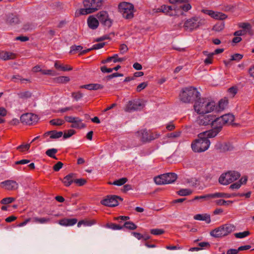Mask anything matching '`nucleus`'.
Returning <instances> with one entry per match:
<instances>
[{
  "mask_svg": "<svg viewBox=\"0 0 254 254\" xmlns=\"http://www.w3.org/2000/svg\"><path fill=\"white\" fill-rule=\"evenodd\" d=\"M225 124L221 117L214 118L212 122V128L208 130V133H210V136H216L222 130V127Z\"/></svg>",
  "mask_w": 254,
  "mask_h": 254,
  "instance_id": "6e6552de",
  "label": "nucleus"
},
{
  "mask_svg": "<svg viewBox=\"0 0 254 254\" xmlns=\"http://www.w3.org/2000/svg\"><path fill=\"white\" fill-rule=\"evenodd\" d=\"M214 116L211 115H203L200 116L197 119V123L201 126L212 125Z\"/></svg>",
  "mask_w": 254,
  "mask_h": 254,
  "instance_id": "dca6fc26",
  "label": "nucleus"
},
{
  "mask_svg": "<svg viewBox=\"0 0 254 254\" xmlns=\"http://www.w3.org/2000/svg\"><path fill=\"white\" fill-rule=\"evenodd\" d=\"M63 166V163L62 162H58L54 166L53 169L55 171H59L62 168Z\"/></svg>",
  "mask_w": 254,
  "mask_h": 254,
  "instance_id": "69168bd1",
  "label": "nucleus"
},
{
  "mask_svg": "<svg viewBox=\"0 0 254 254\" xmlns=\"http://www.w3.org/2000/svg\"><path fill=\"white\" fill-rule=\"evenodd\" d=\"M58 152V150L55 148H52L48 149L46 152V154L54 159H57L55 154Z\"/></svg>",
  "mask_w": 254,
  "mask_h": 254,
  "instance_id": "4c0bfd02",
  "label": "nucleus"
},
{
  "mask_svg": "<svg viewBox=\"0 0 254 254\" xmlns=\"http://www.w3.org/2000/svg\"><path fill=\"white\" fill-rule=\"evenodd\" d=\"M50 123L53 126H61L64 123V121L60 119H53L50 121Z\"/></svg>",
  "mask_w": 254,
  "mask_h": 254,
  "instance_id": "79ce46f5",
  "label": "nucleus"
},
{
  "mask_svg": "<svg viewBox=\"0 0 254 254\" xmlns=\"http://www.w3.org/2000/svg\"><path fill=\"white\" fill-rule=\"evenodd\" d=\"M30 144H22L17 147V149L20 151H24V150H28L30 148Z\"/></svg>",
  "mask_w": 254,
  "mask_h": 254,
  "instance_id": "13d9d810",
  "label": "nucleus"
},
{
  "mask_svg": "<svg viewBox=\"0 0 254 254\" xmlns=\"http://www.w3.org/2000/svg\"><path fill=\"white\" fill-rule=\"evenodd\" d=\"M71 96L76 101H78L83 97V94L80 92H72Z\"/></svg>",
  "mask_w": 254,
  "mask_h": 254,
  "instance_id": "4d7b16f0",
  "label": "nucleus"
},
{
  "mask_svg": "<svg viewBox=\"0 0 254 254\" xmlns=\"http://www.w3.org/2000/svg\"><path fill=\"white\" fill-rule=\"evenodd\" d=\"M192 191L190 189H183L179 190L177 193L181 196H187L192 193Z\"/></svg>",
  "mask_w": 254,
  "mask_h": 254,
  "instance_id": "e433bc0d",
  "label": "nucleus"
},
{
  "mask_svg": "<svg viewBox=\"0 0 254 254\" xmlns=\"http://www.w3.org/2000/svg\"><path fill=\"white\" fill-rule=\"evenodd\" d=\"M109 58H111V61H113L115 63L117 62H122L126 60V58H119L118 54H114L113 56L109 57Z\"/></svg>",
  "mask_w": 254,
  "mask_h": 254,
  "instance_id": "49530a36",
  "label": "nucleus"
},
{
  "mask_svg": "<svg viewBox=\"0 0 254 254\" xmlns=\"http://www.w3.org/2000/svg\"><path fill=\"white\" fill-rule=\"evenodd\" d=\"M240 174L236 171H229L222 174L219 178V182L223 185H227L240 177Z\"/></svg>",
  "mask_w": 254,
  "mask_h": 254,
  "instance_id": "423d86ee",
  "label": "nucleus"
},
{
  "mask_svg": "<svg viewBox=\"0 0 254 254\" xmlns=\"http://www.w3.org/2000/svg\"><path fill=\"white\" fill-rule=\"evenodd\" d=\"M250 233L249 231H245L243 232L237 233L234 234L237 238H244L250 235Z\"/></svg>",
  "mask_w": 254,
  "mask_h": 254,
  "instance_id": "37998d69",
  "label": "nucleus"
},
{
  "mask_svg": "<svg viewBox=\"0 0 254 254\" xmlns=\"http://www.w3.org/2000/svg\"><path fill=\"white\" fill-rule=\"evenodd\" d=\"M106 227L114 230H121L124 228V226L113 223L107 224Z\"/></svg>",
  "mask_w": 254,
  "mask_h": 254,
  "instance_id": "58836bf2",
  "label": "nucleus"
},
{
  "mask_svg": "<svg viewBox=\"0 0 254 254\" xmlns=\"http://www.w3.org/2000/svg\"><path fill=\"white\" fill-rule=\"evenodd\" d=\"M49 133H51L50 138L52 139L59 138L63 135L62 131H57L56 130L49 131Z\"/></svg>",
  "mask_w": 254,
  "mask_h": 254,
  "instance_id": "72a5a7b5",
  "label": "nucleus"
},
{
  "mask_svg": "<svg viewBox=\"0 0 254 254\" xmlns=\"http://www.w3.org/2000/svg\"><path fill=\"white\" fill-rule=\"evenodd\" d=\"M6 21L9 24H15L18 23L19 18L17 15L9 13L6 15Z\"/></svg>",
  "mask_w": 254,
  "mask_h": 254,
  "instance_id": "393cba45",
  "label": "nucleus"
},
{
  "mask_svg": "<svg viewBox=\"0 0 254 254\" xmlns=\"http://www.w3.org/2000/svg\"><path fill=\"white\" fill-rule=\"evenodd\" d=\"M164 233V231L160 229H153L150 230V233L154 235H160Z\"/></svg>",
  "mask_w": 254,
  "mask_h": 254,
  "instance_id": "5fc2aeb1",
  "label": "nucleus"
},
{
  "mask_svg": "<svg viewBox=\"0 0 254 254\" xmlns=\"http://www.w3.org/2000/svg\"><path fill=\"white\" fill-rule=\"evenodd\" d=\"M143 105L140 100L135 99L128 102L126 106L125 111L127 112H131L141 110L143 108Z\"/></svg>",
  "mask_w": 254,
  "mask_h": 254,
  "instance_id": "f8f14e48",
  "label": "nucleus"
},
{
  "mask_svg": "<svg viewBox=\"0 0 254 254\" xmlns=\"http://www.w3.org/2000/svg\"><path fill=\"white\" fill-rule=\"evenodd\" d=\"M210 198H212V193L211 194H207L204 195H201V196H196L194 197L193 200H198V199H208Z\"/></svg>",
  "mask_w": 254,
  "mask_h": 254,
  "instance_id": "09e8293b",
  "label": "nucleus"
},
{
  "mask_svg": "<svg viewBox=\"0 0 254 254\" xmlns=\"http://www.w3.org/2000/svg\"><path fill=\"white\" fill-rule=\"evenodd\" d=\"M194 219L197 220L205 221L207 224H209L211 222L210 215L207 214H196L194 215Z\"/></svg>",
  "mask_w": 254,
  "mask_h": 254,
  "instance_id": "bb28decb",
  "label": "nucleus"
},
{
  "mask_svg": "<svg viewBox=\"0 0 254 254\" xmlns=\"http://www.w3.org/2000/svg\"><path fill=\"white\" fill-rule=\"evenodd\" d=\"M15 200V198H13V197H6V198H3L0 202L1 204H9L10 203H12V202H13Z\"/></svg>",
  "mask_w": 254,
  "mask_h": 254,
  "instance_id": "3c124183",
  "label": "nucleus"
},
{
  "mask_svg": "<svg viewBox=\"0 0 254 254\" xmlns=\"http://www.w3.org/2000/svg\"><path fill=\"white\" fill-rule=\"evenodd\" d=\"M50 219L47 217H41L39 218L37 217H34L32 218V222L39 223V224H46L48 223L50 221Z\"/></svg>",
  "mask_w": 254,
  "mask_h": 254,
  "instance_id": "2f4dec72",
  "label": "nucleus"
},
{
  "mask_svg": "<svg viewBox=\"0 0 254 254\" xmlns=\"http://www.w3.org/2000/svg\"><path fill=\"white\" fill-rule=\"evenodd\" d=\"M147 86V82H143L139 84L136 87V91L138 92H140L142 90L144 89Z\"/></svg>",
  "mask_w": 254,
  "mask_h": 254,
  "instance_id": "680f3d73",
  "label": "nucleus"
},
{
  "mask_svg": "<svg viewBox=\"0 0 254 254\" xmlns=\"http://www.w3.org/2000/svg\"><path fill=\"white\" fill-rule=\"evenodd\" d=\"M226 124H230L234 121V116L231 114H227L221 116Z\"/></svg>",
  "mask_w": 254,
  "mask_h": 254,
  "instance_id": "7c9ffc66",
  "label": "nucleus"
},
{
  "mask_svg": "<svg viewBox=\"0 0 254 254\" xmlns=\"http://www.w3.org/2000/svg\"><path fill=\"white\" fill-rule=\"evenodd\" d=\"M240 27L245 30L246 33H250L251 30V25L248 23H241L240 24Z\"/></svg>",
  "mask_w": 254,
  "mask_h": 254,
  "instance_id": "a19ab883",
  "label": "nucleus"
},
{
  "mask_svg": "<svg viewBox=\"0 0 254 254\" xmlns=\"http://www.w3.org/2000/svg\"><path fill=\"white\" fill-rule=\"evenodd\" d=\"M215 148L220 152H226L232 150L234 147L229 142H218L215 145Z\"/></svg>",
  "mask_w": 254,
  "mask_h": 254,
  "instance_id": "a211bd4d",
  "label": "nucleus"
},
{
  "mask_svg": "<svg viewBox=\"0 0 254 254\" xmlns=\"http://www.w3.org/2000/svg\"><path fill=\"white\" fill-rule=\"evenodd\" d=\"M234 230V226L227 224L222 225L211 231L210 234L214 238H220L227 236Z\"/></svg>",
  "mask_w": 254,
  "mask_h": 254,
  "instance_id": "39448f33",
  "label": "nucleus"
},
{
  "mask_svg": "<svg viewBox=\"0 0 254 254\" xmlns=\"http://www.w3.org/2000/svg\"><path fill=\"white\" fill-rule=\"evenodd\" d=\"M75 177V174L70 173L64 178L62 182L66 187H69L72 183H74Z\"/></svg>",
  "mask_w": 254,
  "mask_h": 254,
  "instance_id": "4be33fe9",
  "label": "nucleus"
},
{
  "mask_svg": "<svg viewBox=\"0 0 254 254\" xmlns=\"http://www.w3.org/2000/svg\"><path fill=\"white\" fill-rule=\"evenodd\" d=\"M165 178H166L164 174L154 177V181L155 183L158 185L167 184V182H168L169 181H166Z\"/></svg>",
  "mask_w": 254,
  "mask_h": 254,
  "instance_id": "cd10ccee",
  "label": "nucleus"
},
{
  "mask_svg": "<svg viewBox=\"0 0 254 254\" xmlns=\"http://www.w3.org/2000/svg\"><path fill=\"white\" fill-rule=\"evenodd\" d=\"M122 226H124V228L131 230H135L137 228V226L131 221L126 222Z\"/></svg>",
  "mask_w": 254,
  "mask_h": 254,
  "instance_id": "f704fd0d",
  "label": "nucleus"
},
{
  "mask_svg": "<svg viewBox=\"0 0 254 254\" xmlns=\"http://www.w3.org/2000/svg\"><path fill=\"white\" fill-rule=\"evenodd\" d=\"M215 105V103L209 99L199 98L195 101L193 107L198 114H205L213 111Z\"/></svg>",
  "mask_w": 254,
  "mask_h": 254,
  "instance_id": "f03ea898",
  "label": "nucleus"
},
{
  "mask_svg": "<svg viewBox=\"0 0 254 254\" xmlns=\"http://www.w3.org/2000/svg\"><path fill=\"white\" fill-rule=\"evenodd\" d=\"M204 20L199 17H194L188 19L184 24L185 27L188 30H192L204 24Z\"/></svg>",
  "mask_w": 254,
  "mask_h": 254,
  "instance_id": "9d476101",
  "label": "nucleus"
},
{
  "mask_svg": "<svg viewBox=\"0 0 254 254\" xmlns=\"http://www.w3.org/2000/svg\"><path fill=\"white\" fill-rule=\"evenodd\" d=\"M215 203L218 205H227L233 202L231 200H225L223 199H218L215 200Z\"/></svg>",
  "mask_w": 254,
  "mask_h": 254,
  "instance_id": "a18cd8bd",
  "label": "nucleus"
},
{
  "mask_svg": "<svg viewBox=\"0 0 254 254\" xmlns=\"http://www.w3.org/2000/svg\"><path fill=\"white\" fill-rule=\"evenodd\" d=\"M228 91L230 94L234 96L238 92V88L236 86H233L229 88Z\"/></svg>",
  "mask_w": 254,
  "mask_h": 254,
  "instance_id": "0e129e2a",
  "label": "nucleus"
},
{
  "mask_svg": "<svg viewBox=\"0 0 254 254\" xmlns=\"http://www.w3.org/2000/svg\"><path fill=\"white\" fill-rule=\"evenodd\" d=\"M136 135L139 137L140 140L143 142H148L157 138L159 136V134L157 133L149 134L147 130L142 129L136 132Z\"/></svg>",
  "mask_w": 254,
  "mask_h": 254,
  "instance_id": "9b49d317",
  "label": "nucleus"
},
{
  "mask_svg": "<svg viewBox=\"0 0 254 254\" xmlns=\"http://www.w3.org/2000/svg\"><path fill=\"white\" fill-rule=\"evenodd\" d=\"M82 49H83V47L80 45H78V46L73 45L70 47V51L69 53L72 54H75V53H76L78 51H81L82 50Z\"/></svg>",
  "mask_w": 254,
  "mask_h": 254,
  "instance_id": "c03bdc74",
  "label": "nucleus"
},
{
  "mask_svg": "<svg viewBox=\"0 0 254 254\" xmlns=\"http://www.w3.org/2000/svg\"><path fill=\"white\" fill-rule=\"evenodd\" d=\"M177 7H175L174 5L172 6H169L166 5H163L160 8V10L162 12L165 13L169 16H173L176 15L175 10L177 9Z\"/></svg>",
  "mask_w": 254,
  "mask_h": 254,
  "instance_id": "6ab92c4d",
  "label": "nucleus"
},
{
  "mask_svg": "<svg viewBox=\"0 0 254 254\" xmlns=\"http://www.w3.org/2000/svg\"><path fill=\"white\" fill-rule=\"evenodd\" d=\"M70 79L68 76H60L57 78V81L58 83H64L68 82Z\"/></svg>",
  "mask_w": 254,
  "mask_h": 254,
  "instance_id": "de8ad7c7",
  "label": "nucleus"
},
{
  "mask_svg": "<svg viewBox=\"0 0 254 254\" xmlns=\"http://www.w3.org/2000/svg\"><path fill=\"white\" fill-rule=\"evenodd\" d=\"M16 58V55L13 53L1 51L0 52V58L4 61L13 60Z\"/></svg>",
  "mask_w": 254,
  "mask_h": 254,
  "instance_id": "b1692460",
  "label": "nucleus"
},
{
  "mask_svg": "<svg viewBox=\"0 0 254 254\" xmlns=\"http://www.w3.org/2000/svg\"><path fill=\"white\" fill-rule=\"evenodd\" d=\"M128 50L127 46L125 44H122L120 47V53L122 54H124L126 53Z\"/></svg>",
  "mask_w": 254,
  "mask_h": 254,
  "instance_id": "338daca9",
  "label": "nucleus"
},
{
  "mask_svg": "<svg viewBox=\"0 0 254 254\" xmlns=\"http://www.w3.org/2000/svg\"><path fill=\"white\" fill-rule=\"evenodd\" d=\"M20 121L22 123L31 125L38 121V116L32 113H26L21 115Z\"/></svg>",
  "mask_w": 254,
  "mask_h": 254,
  "instance_id": "4468645a",
  "label": "nucleus"
},
{
  "mask_svg": "<svg viewBox=\"0 0 254 254\" xmlns=\"http://www.w3.org/2000/svg\"><path fill=\"white\" fill-rule=\"evenodd\" d=\"M77 222L76 218H64L59 221V224L64 226H71L75 225Z\"/></svg>",
  "mask_w": 254,
  "mask_h": 254,
  "instance_id": "412c9836",
  "label": "nucleus"
},
{
  "mask_svg": "<svg viewBox=\"0 0 254 254\" xmlns=\"http://www.w3.org/2000/svg\"><path fill=\"white\" fill-rule=\"evenodd\" d=\"M89 27L92 29H96L99 26V20L93 16H90L87 19Z\"/></svg>",
  "mask_w": 254,
  "mask_h": 254,
  "instance_id": "5701e85b",
  "label": "nucleus"
},
{
  "mask_svg": "<svg viewBox=\"0 0 254 254\" xmlns=\"http://www.w3.org/2000/svg\"><path fill=\"white\" fill-rule=\"evenodd\" d=\"M97 17L104 26L110 27L113 24V20L109 18L108 13L105 11H101L97 14Z\"/></svg>",
  "mask_w": 254,
  "mask_h": 254,
  "instance_id": "ddd939ff",
  "label": "nucleus"
},
{
  "mask_svg": "<svg viewBox=\"0 0 254 254\" xmlns=\"http://www.w3.org/2000/svg\"><path fill=\"white\" fill-rule=\"evenodd\" d=\"M228 101L226 100H221L219 102V108L221 110H224L227 106Z\"/></svg>",
  "mask_w": 254,
  "mask_h": 254,
  "instance_id": "e2e57ef3",
  "label": "nucleus"
},
{
  "mask_svg": "<svg viewBox=\"0 0 254 254\" xmlns=\"http://www.w3.org/2000/svg\"><path fill=\"white\" fill-rule=\"evenodd\" d=\"M54 66L57 69H60L61 70L66 71H69L72 69V67L68 65H64L63 64H59V62L57 61L55 62Z\"/></svg>",
  "mask_w": 254,
  "mask_h": 254,
  "instance_id": "c756f323",
  "label": "nucleus"
},
{
  "mask_svg": "<svg viewBox=\"0 0 254 254\" xmlns=\"http://www.w3.org/2000/svg\"><path fill=\"white\" fill-rule=\"evenodd\" d=\"M118 8L123 16L127 19H130L133 17V5L128 2H123L119 4Z\"/></svg>",
  "mask_w": 254,
  "mask_h": 254,
  "instance_id": "0eeeda50",
  "label": "nucleus"
},
{
  "mask_svg": "<svg viewBox=\"0 0 254 254\" xmlns=\"http://www.w3.org/2000/svg\"><path fill=\"white\" fill-rule=\"evenodd\" d=\"M123 199L116 195H109L102 199L101 204L108 207H115L119 205V200L123 201Z\"/></svg>",
  "mask_w": 254,
  "mask_h": 254,
  "instance_id": "1a4fd4ad",
  "label": "nucleus"
},
{
  "mask_svg": "<svg viewBox=\"0 0 254 254\" xmlns=\"http://www.w3.org/2000/svg\"><path fill=\"white\" fill-rule=\"evenodd\" d=\"M75 133V131L73 129H69L67 132L65 131L63 134V137L64 139H66L70 137Z\"/></svg>",
  "mask_w": 254,
  "mask_h": 254,
  "instance_id": "864d4df0",
  "label": "nucleus"
},
{
  "mask_svg": "<svg viewBox=\"0 0 254 254\" xmlns=\"http://www.w3.org/2000/svg\"><path fill=\"white\" fill-rule=\"evenodd\" d=\"M41 73L45 75H50L52 76H55L56 75V72L55 71L51 69H48V70H40Z\"/></svg>",
  "mask_w": 254,
  "mask_h": 254,
  "instance_id": "603ef678",
  "label": "nucleus"
},
{
  "mask_svg": "<svg viewBox=\"0 0 254 254\" xmlns=\"http://www.w3.org/2000/svg\"><path fill=\"white\" fill-rule=\"evenodd\" d=\"M181 134V131H176L174 132H171L170 133L167 134V136L168 138H177L180 136Z\"/></svg>",
  "mask_w": 254,
  "mask_h": 254,
  "instance_id": "bf43d9fd",
  "label": "nucleus"
},
{
  "mask_svg": "<svg viewBox=\"0 0 254 254\" xmlns=\"http://www.w3.org/2000/svg\"><path fill=\"white\" fill-rule=\"evenodd\" d=\"M127 179L126 178H122L121 179L114 181L113 183H110V184L118 186H121L125 184L127 182Z\"/></svg>",
  "mask_w": 254,
  "mask_h": 254,
  "instance_id": "c9c22d12",
  "label": "nucleus"
},
{
  "mask_svg": "<svg viewBox=\"0 0 254 254\" xmlns=\"http://www.w3.org/2000/svg\"><path fill=\"white\" fill-rule=\"evenodd\" d=\"M102 0H84V8L80 9L81 15L91 13L98 10L102 5Z\"/></svg>",
  "mask_w": 254,
  "mask_h": 254,
  "instance_id": "20e7f679",
  "label": "nucleus"
},
{
  "mask_svg": "<svg viewBox=\"0 0 254 254\" xmlns=\"http://www.w3.org/2000/svg\"><path fill=\"white\" fill-rule=\"evenodd\" d=\"M214 137L210 136V133L208 131L200 133L198 138L191 143V148L195 152H202L207 150L210 146V142L209 138Z\"/></svg>",
  "mask_w": 254,
  "mask_h": 254,
  "instance_id": "f257e3e1",
  "label": "nucleus"
},
{
  "mask_svg": "<svg viewBox=\"0 0 254 254\" xmlns=\"http://www.w3.org/2000/svg\"><path fill=\"white\" fill-rule=\"evenodd\" d=\"M95 223L94 222L85 221V220H81L79 221L77 223V227H80L81 225H83L84 226H91L94 224Z\"/></svg>",
  "mask_w": 254,
  "mask_h": 254,
  "instance_id": "8fccbe9b",
  "label": "nucleus"
},
{
  "mask_svg": "<svg viewBox=\"0 0 254 254\" xmlns=\"http://www.w3.org/2000/svg\"><path fill=\"white\" fill-rule=\"evenodd\" d=\"M200 93L197 89L192 86L184 88L180 94V98L184 103H190L200 96Z\"/></svg>",
  "mask_w": 254,
  "mask_h": 254,
  "instance_id": "7ed1b4c3",
  "label": "nucleus"
},
{
  "mask_svg": "<svg viewBox=\"0 0 254 254\" xmlns=\"http://www.w3.org/2000/svg\"><path fill=\"white\" fill-rule=\"evenodd\" d=\"M224 22H218L213 26L212 29L214 31L219 32L224 29Z\"/></svg>",
  "mask_w": 254,
  "mask_h": 254,
  "instance_id": "ea45409f",
  "label": "nucleus"
},
{
  "mask_svg": "<svg viewBox=\"0 0 254 254\" xmlns=\"http://www.w3.org/2000/svg\"><path fill=\"white\" fill-rule=\"evenodd\" d=\"M202 12L203 13L207 14L211 16L212 18L217 20H222L227 18V15L220 12L214 11L208 9H202Z\"/></svg>",
  "mask_w": 254,
  "mask_h": 254,
  "instance_id": "2eb2a0df",
  "label": "nucleus"
},
{
  "mask_svg": "<svg viewBox=\"0 0 254 254\" xmlns=\"http://www.w3.org/2000/svg\"><path fill=\"white\" fill-rule=\"evenodd\" d=\"M183 1L179 3V5H174L175 7H177V9L175 10L176 14H183V11H188L191 9V5L188 3L187 0H183Z\"/></svg>",
  "mask_w": 254,
  "mask_h": 254,
  "instance_id": "f3484780",
  "label": "nucleus"
},
{
  "mask_svg": "<svg viewBox=\"0 0 254 254\" xmlns=\"http://www.w3.org/2000/svg\"><path fill=\"white\" fill-rule=\"evenodd\" d=\"M243 56L240 54H235L231 56V61H239L243 58Z\"/></svg>",
  "mask_w": 254,
  "mask_h": 254,
  "instance_id": "052dcab7",
  "label": "nucleus"
},
{
  "mask_svg": "<svg viewBox=\"0 0 254 254\" xmlns=\"http://www.w3.org/2000/svg\"><path fill=\"white\" fill-rule=\"evenodd\" d=\"M165 176V179L166 181H169L168 182H167L168 184H172L174 183L176 179H177V175L175 173H168L164 174Z\"/></svg>",
  "mask_w": 254,
  "mask_h": 254,
  "instance_id": "c85d7f7f",
  "label": "nucleus"
},
{
  "mask_svg": "<svg viewBox=\"0 0 254 254\" xmlns=\"http://www.w3.org/2000/svg\"><path fill=\"white\" fill-rule=\"evenodd\" d=\"M1 184L5 186V189L7 190H15L18 188V184L13 180H6L1 183Z\"/></svg>",
  "mask_w": 254,
  "mask_h": 254,
  "instance_id": "aec40b11",
  "label": "nucleus"
},
{
  "mask_svg": "<svg viewBox=\"0 0 254 254\" xmlns=\"http://www.w3.org/2000/svg\"><path fill=\"white\" fill-rule=\"evenodd\" d=\"M86 182H87L86 180L85 179H82V178L78 179H76L75 178V180H74V183L77 184L78 186H83L86 183Z\"/></svg>",
  "mask_w": 254,
  "mask_h": 254,
  "instance_id": "6e6d98bb",
  "label": "nucleus"
},
{
  "mask_svg": "<svg viewBox=\"0 0 254 254\" xmlns=\"http://www.w3.org/2000/svg\"><path fill=\"white\" fill-rule=\"evenodd\" d=\"M75 121L76 122H73L70 126L71 127L75 128H84L85 127V125L82 123V120L79 118H78L77 120H75Z\"/></svg>",
  "mask_w": 254,
  "mask_h": 254,
  "instance_id": "473e14b6",
  "label": "nucleus"
},
{
  "mask_svg": "<svg viewBox=\"0 0 254 254\" xmlns=\"http://www.w3.org/2000/svg\"><path fill=\"white\" fill-rule=\"evenodd\" d=\"M236 196L235 193H227L224 192H216L212 193V198H231Z\"/></svg>",
  "mask_w": 254,
  "mask_h": 254,
  "instance_id": "a878e982",
  "label": "nucleus"
},
{
  "mask_svg": "<svg viewBox=\"0 0 254 254\" xmlns=\"http://www.w3.org/2000/svg\"><path fill=\"white\" fill-rule=\"evenodd\" d=\"M77 118H78L73 117L71 116H65L64 117L65 120L66 122L70 123H73V122H76L75 120H77Z\"/></svg>",
  "mask_w": 254,
  "mask_h": 254,
  "instance_id": "774afa93",
  "label": "nucleus"
}]
</instances>
